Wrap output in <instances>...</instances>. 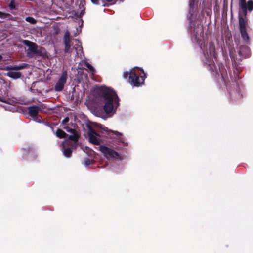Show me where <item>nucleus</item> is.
Here are the masks:
<instances>
[{"label":"nucleus","mask_w":253,"mask_h":253,"mask_svg":"<svg viewBox=\"0 0 253 253\" xmlns=\"http://www.w3.org/2000/svg\"><path fill=\"white\" fill-rule=\"evenodd\" d=\"M98 93L97 103L102 106L105 113L110 116L116 113L120 105V99L116 92L111 88L101 86L99 88Z\"/></svg>","instance_id":"obj_1"},{"label":"nucleus","mask_w":253,"mask_h":253,"mask_svg":"<svg viewBox=\"0 0 253 253\" xmlns=\"http://www.w3.org/2000/svg\"><path fill=\"white\" fill-rule=\"evenodd\" d=\"M129 76V82L133 86L139 87L144 84L146 74L142 69L135 67L130 72H125L123 77L126 78Z\"/></svg>","instance_id":"obj_2"},{"label":"nucleus","mask_w":253,"mask_h":253,"mask_svg":"<svg viewBox=\"0 0 253 253\" xmlns=\"http://www.w3.org/2000/svg\"><path fill=\"white\" fill-rule=\"evenodd\" d=\"M204 54L206 58L205 63L209 67V70L213 74H217L218 73V69L215 64L211 61V59H212L213 58L215 59L216 58L215 47L213 43H210L208 49L204 51Z\"/></svg>","instance_id":"obj_3"},{"label":"nucleus","mask_w":253,"mask_h":253,"mask_svg":"<svg viewBox=\"0 0 253 253\" xmlns=\"http://www.w3.org/2000/svg\"><path fill=\"white\" fill-rule=\"evenodd\" d=\"M246 15L245 16L242 10H239V23L240 27V31L241 34V37L244 41L247 43L249 41V37L246 32V25L247 24L246 18Z\"/></svg>","instance_id":"obj_4"},{"label":"nucleus","mask_w":253,"mask_h":253,"mask_svg":"<svg viewBox=\"0 0 253 253\" xmlns=\"http://www.w3.org/2000/svg\"><path fill=\"white\" fill-rule=\"evenodd\" d=\"M23 43L28 47L27 49L28 55H39L40 53L41 48L36 44L26 40H23Z\"/></svg>","instance_id":"obj_5"},{"label":"nucleus","mask_w":253,"mask_h":253,"mask_svg":"<svg viewBox=\"0 0 253 253\" xmlns=\"http://www.w3.org/2000/svg\"><path fill=\"white\" fill-rule=\"evenodd\" d=\"M239 10H242L243 14L247 15V10L251 11L253 10V1L250 0L246 3V0H239Z\"/></svg>","instance_id":"obj_6"},{"label":"nucleus","mask_w":253,"mask_h":253,"mask_svg":"<svg viewBox=\"0 0 253 253\" xmlns=\"http://www.w3.org/2000/svg\"><path fill=\"white\" fill-rule=\"evenodd\" d=\"M67 79V73L66 71H64L57 81L55 86V90L56 91H61L63 90Z\"/></svg>","instance_id":"obj_7"},{"label":"nucleus","mask_w":253,"mask_h":253,"mask_svg":"<svg viewBox=\"0 0 253 253\" xmlns=\"http://www.w3.org/2000/svg\"><path fill=\"white\" fill-rule=\"evenodd\" d=\"M99 150L107 159L115 158L118 156V154L116 152L105 146L100 145L99 146Z\"/></svg>","instance_id":"obj_8"},{"label":"nucleus","mask_w":253,"mask_h":253,"mask_svg":"<svg viewBox=\"0 0 253 253\" xmlns=\"http://www.w3.org/2000/svg\"><path fill=\"white\" fill-rule=\"evenodd\" d=\"M89 141L94 145H99L101 142V138L99 135L91 130L89 133Z\"/></svg>","instance_id":"obj_9"},{"label":"nucleus","mask_w":253,"mask_h":253,"mask_svg":"<svg viewBox=\"0 0 253 253\" xmlns=\"http://www.w3.org/2000/svg\"><path fill=\"white\" fill-rule=\"evenodd\" d=\"M64 128L66 129L67 132L72 133V135H70L69 137V139L70 140H72L75 142L78 141L79 135L75 129L70 128L68 126H65Z\"/></svg>","instance_id":"obj_10"},{"label":"nucleus","mask_w":253,"mask_h":253,"mask_svg":"<svg viewBox=\"0 0 253 253\" xmlns=\"http://www.w3.org/2000/svg\"><path fill=\"white\" fill-rule=\"evenodd\" d=\"M64 42L65 44V52H68L71 47V40L70 37V32L67 30L64 34Z\"/></svg>","instance_id":"obj_11"},{"label":"nucleus","mask_w":253,"mask_h":253,"mask_svg":"<svg viewBox=\"0 0 253 253\" xmlns=\"http://www.w3.org/2000/svg\"><path fill=\"white\" fill-rule=\"evenodd\" d=\"M41 110V108L37 106H32L29 107V113L32 117H35Z\"/></svg>","instance_id":"obj_12"},{"label":"nucleus","mask_w":253,"mask_h":253,"mask_svg":"<svg viewBox=\"0 0 253 253\" xmlns=\"http://www.w3.org/2000/svg\"><path fill=\"white\" fill-rule=\"evenodd\" d=\"M240 55L243 57L246 58L249 56V49L247 46H243L240 48L239 51Z\"/></svg>","instance_id":"obj_13"},{"label":"nucleus","mask_w":253,"mask_h":253,"mask_svg":"<svg viewBox=\"0 0 253 253\" xmlns=\"http://www.w3.org/2000/svg\"><path fill=\"white\" fill-rule=\"evenodd\" d=\"M26 66V64H23L20 65H14V66H7L5 68V70L7 71L15 70L18 71L24 69Z\"/></svg>","instance_id":"obj_14"},{"label":"nucleus","mask_w":253,"mask_h":253,"mask_svg":"<svg viewBox=\"0 0 253 253\" xmlns=\"http://www.w3.org/2000/svg\"><path fill=\"white\" fill-rule=\"evenodd\" d=\"M66 142V141H64V142L62 143V152L63 153L64 155L66 157H70L71 156L72 153V150L70 148L66 147L65 143Z\"/></svg>","instance_id":"obj_15"},{"label":"nucleus","mask_w":253,"mask_h":253,"mask_svg":"<svg viewBox=\"0 0 253 253\" xmlns=\"http://www.w3.org/2000/svg\"><path fill=\"white\" fill-rule=\"evenodd\" d=\"M7 75L10 78L16 79L21 76V73L19 72L9 71L7 73Z\"/></svg>","instance_id":"obj_16"},{"label":"nucleus","mask_w":253,"mask_h":253,"mask_svg":"<svg viewBox=\"0 0 253 253\" xmlns=\"http://www.w3.org/2000/svg\"><path fill=\"white\" fill-rule=\"evenodd\" d=\"M56 135L58 137L64 138L66 136V133L60 129L57 130Z\"/></svg>","instance_id":"obj_17"},{"label":"nucleus","mask_w":253,"mask_h":253,"mask_svg":"<svg viewBox=\"0 0 253 253\" xmlns=\"http://www.w3.org/2000/svg\"><path fill=\"white\" fill-rule=\"evenodd\" d=\"M0 101L7 103L9 104H13L15 103V101L13 99H11L10 98H2L0 97Z\"/></svg>","instance_id":"obj_18"},{"label":"nucleus","mask_w":253,"mask_h":253,"mask_svg":"<svg viewBox=\"0 0 253 253\" xmlns=\"http://www.w3.org/2000/svg\"><path fill=\"white\" fill-rule=\"evenodd\" d=\"M112 133H113V134H114L117 138L118 139V140L120 142H122L123 143H124V140H123V138H122V134L118 133V132H112Z\"/></svg>","instance_id":"obj_19"},{"label":"nucleus","mask_w":253,"mask_h":253,"mask_svg":"<svg viewBox=\"0 0 253 253\" xmlns=\"http://www.w3.org/2000/svg\"><path fill=\"white\" fill-rule=\"evenodd\" d=\"M85 66L92 73V74H94L95 71V69L89 63L85 62Z\"/></svg>","instance_id":"obj_20"},{"label":"nucleus","mask_w":253,"mask_h":253,"mask_svg":"<svg viewBox=\"0 0 253 253\" xmlns=\"http://www.w3.org/2000/svg\"><path fill=\"white\" fill-rule=\"evenodd\" d=\"M26 21L28 22H29L32 24H35L36 23V20L32 17H27L26 18Z\"/></svg>","instance_id":"obj_21"},{"label":"nucleus","mask_w":253,"mask_h":253,"mask_svg":"<svg viewBox=\"0 0 253 253\" xmlns=\"http://www.w3.org/2000/svg\"><path fill=\"white\" fill-rule=\"evenodd\" d=\"M92 160L89 159H86L85 160H84V165L85 166H89V165H90L92 163Z\"/></svg>","instance_id":"obj_22"},{"label":"nucleus","mask_w":253,"mask_h":253,"mask_svg":"<svg viewBox=\"0 0 253 253\" xmlns=\"http://www.w3.org/2000/svg\"><path fill=\"white\" fill-rule=\"evenodd\" d=\"M9 16L10 15L8 14L3 13L0 11V18H8Z\"/></svg>","instance_id":"obj_23"},{"label":"nucleus","mask_w":253,"mask_h":253,"mask_svg":"<svg viewBox=\"0 0 253 253\" xmlns=\"http://www.w3.org/2000/svg\"><path fill=\"white\" fill-rule=\"evenodd\" d=\"M69 121V119L68 117H66L62 121V123L64 124H66L67 123H68Z\"/></svg>","instance_id":"obj_24"},{"label":"nucleus","mask_w":253,"mask_h":253,"mask_svg":"<svg viewBox=\"0 0 253 253\" xmlns=\"http://www.w3.org/2000/svg\"><path fill=\"white\" fill-rule=\"evenodd\" d=\"M92 3L94 4H98L99 0H90Z\"/></svg>","instance_id":"obj_25"},{"label":"nucleus","mask_w":253,"mask_h":253,"mask_svg":"<svg viewBox=\"0 0 253 253\" xmlns=\"http://www.w3.org/2000/svg\"><path fill=\"white\" fill-rule=\"evenodd\" d=\"M14 0H12L9 4V6L11 8L14 7Z\"/></svg>","instance_id":"obj_26"},{"label":"nucleus","mask_w":253,"mask_h":253,"mask_svg":"<svg viewBox=\"0 0 253 253\" xmlns=\"http://www.w3.org/2000/svg\"><path fill=\"white\" fill-rule=\"evenodd\" d=\"M88 149H89V148L87 147H86L85 148H83V150L84 152H85L86 151H87Z\"/></svg>","instance_id":"obj_27"},{"label":"nucleus","mask_w":253,"mask_h":253,"mask_svg":"<svg viewBox=\"0 0 253 253\" xmlns=\"http://www.w3.org/2000/svg\"><path fill=\"white\" fill-rule=\"evenodd\" d=\"M107 2H111L113 0H106Z\"/></svg>","instance_id":"obj_28"},{"label":"nucleus","mask_w":253,"mask_h":253,"mask_svg":"<svg viewBox=\"0 0 253 253\" xmlns=\"http://www.w3.org/2000/svg\"><path fill=\"white\" fill-rule=\"evenodd\" d=\"M2 57L0 55V61L2 60Z\"/></svg>","instance_id":"obj_29"},{"label":"nucleus","mask_w":253,"mask_h":253,"mask_svg":"<svg viewBox=\"0 0 253 253\" xmlns=\"http://www.w3.org/2000/svg\"><path fill=\"white\" fill-rule=\"evenodd\" d=\"M83 13H82V11H81V13H80V15H83Z\"/></svg>","instance_id":"obj_30"},{"label":"nucleus","mask_w":253,"mask_h":253,"mask_svg":"<svg viewBox=\"0 0 253 253\" xmlns=\"http://www.w3.org/2000/svg\"><path fill=\"white\" fill-rule=\"evenodd\" d=\"M105 131H108V129H107V128H106V129H105Z\"/></svg>","instance_id":"obj_31"}]
</instances>
